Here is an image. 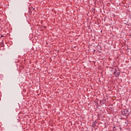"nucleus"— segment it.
I'll list each match as a JSON object with an SVG mask.
<instances>
[{"mask_svg":"<svg viewBox=\"0 0 131 131\" xmlns=\"http://www.w3.org/2000/svg\"><path fill=\"white\" fill-rule=\"evenodd\" d=\"M1 37H4V36L3 35H2Z\"/></svg>","mask_w":131,"mask_h":131,"instance_id":"20e7f679","label":"nucleus"},{"mask_svg":"<svg viewBox=\"0 0 131 131\" xmlns=\"http://www.w3.org/2000/svg\"><path fill=\"white\" fill-rule=\"evenodd\" d=\"M114 74L115 75L116 77H118L119 76V75L120 74V73L119 72H118L117 71H116Z\"/></svg>","mask_w":131,"mask_h":131,"instance_id":"f03ea898","label":"nucleus"},{"mask_svg":"<svg viewBox=\"0 0 131 131\" xmlns=\"http://www.w3.org/2000/svg\"><path fill=\"white\" fill-rule=\"evenodd\" d=\"M114 128H115V127H114Z\"/></svg>","mask_w":131,"mask_h":131,"instance_id":"39448f33","label":"nucleus"},{"mask_svg":"<svg viewBox=\"0 0 131 131\" xmlns=\"http://www.w3.org/2000/svg\"><path fill=\"white\" fill-rule=\"evenodd\" d=\"M97 123H98V122L95 121L92 124V127H96V125H97Z\"/></svg>","mask_w":131,"mask_h":131,"instance_id":"7ed1b4c3","label":"nucleus"},{"mask_svg":"<svg viewBox=\"0 0 131 131\" xmlns=\"http://www.w3.org/2000/svg\"><path fill=\"white\" fill-rule=\"evenodd\" d=\"M122 114L123 115V116H126V117H127V116L129 115V112H128L127 110H124L122 111Z\"/></svg>","mask_w":131,"mask_h":131,"instance_id":"f257e3e1","label":"nucleus"}]
</instances>
